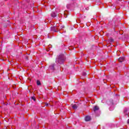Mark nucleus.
Listing matches in <instances>:
<instances>
[{
    "label": "nucleus",
    "instance_id": "6ab92c4d",
    "mask_svg": "<svg viewBox=\"0 0 129 129\" xmlns=\"http://www.w3.org/2000/svg\"><path fill=\"white\" fill-rule=\"evenodd\" d=\"M118 1H120V0H118Z\"/></svg>",
    "mask_w": 129,
    "mask_h": 129
},
{
    "label": "nucleus",
    "instance_id": "423d86ee",
    "mask_svg": "<svg viewBox=\"0 0 129 129\" xmlns=\"http://www.w3.org/2000/svg\"><path fill=\"white\" fill-rule=\"evenodd\" d=\"M107 104H109L110 105H113V100H110V102L108 101Z\"/></svg>",
    "mask_w": 129,
    "mask_h": 129
},
{
    "label": "nucleus",
    "instance_id": "7ed1b4c3",
    "mask_svg": "<svg viewBox=\"0 0 129 129\" xmlns=\"http://www.w3.org/2000/svg\"><path fill=\"white\" fill-rule=\"evenodd\" d=\"M99 109V107L97 106H95L93 108L94 112H96V111H98Z\"/></svg>",
    "mask_w": 129,
    "mask_h": 129
},
{
    "label": "nucleus",
    "instance_id": "f257e3e1",
    "mask_svg": "<svg viewBox=\"0 0 129 129\" xmlns=\"http://www.w3.org/2000/svg\"><path fill=\"white\" fill-rule=\"evenodd\" d=\"M65 55L64 54H60L59 55L57 56L56 59V63L57 64H63L64 63V61H65Z\"/></svg>",
    "mask_w": 129,
    "mask_h": 129
},
{
    "label": "nucleus",
    "instance_id": "4468645a",
    "mask_svg": "<svg viewBox=\"0 0 129 129\" xmlns=\"http://www.w3.org/2000/svg\"><path fill=\"white\" fill-rule=\"evenodd\" d=\"M46 106H49V104H48V103L46 104Z\"/></svg>",
    "mask_w": 129,
    "mask_h": 129
},
{
    "label": "nucleus",
    "instance_id": "39448f33",
    "mask_svg": "<svg viewBox=\"0 0 129 129\" xmlns=\"http://www.w3.org/2000/svg\"><path fill=\"white\" fill-rule=\"evenodd\" d=\"M124 60V57H119L118 58L119 62H123Z\"/></svg>",
    "mask_w": 129,
    "mask_h": 129
},
{
    "label": "nucleus",
    "instance_id": "a211bd4d",
    "mask_svg": "<svg viewBox=\"0 0 129 129\" xmlns=\"http://www.w3.org/2000/svg\"><path fill=\"white\" fill-rule=\"evenodd\" d=\"M58 69H59V67H58Z\"/></svg>",
    "mask_w": 129,
    "mask_h": 129
},
{
    "label": "nucleus",
    "instance_id": "f8f14e48",
    "mask_svg": "<svg viewBox=\"0 0 129 129\" xmlns=\"http://www.w3.org/2000/svg\"><path fill=\"white\" fill-rule=\"evenodd\" d=\"M37 85H41V82H40V81H37Z\"/></svg>",
    "mask_w": 129,
    "mask_h": 129
},
{
    "label": "nucleus",
    "instance_id": "ddd939ff",
    "mask_svg": "<svg viewBox=\"0 0 129 129\" xmlns=\"http://www.w3.org/2000/svg\"><path fill=\"white\" fill-rule=\"evenodd\" d=\"M31 98L33 100H34V101H36V98H35V97H32Z\"/></svg>",
    "mask_w": 129,
    "mask_h": 129
},
{
    "label": "nucleus",
    "instance_id": "f03ea898",
    "mask_svg": "<svg viewBox=\"0 0 129 129\" xmlns=\"http://www.w3.org/2000/svg\"><path fill=\"white\" fill-rule=\"evenodd\" d=\"M49 69L51 70V71H54V70H56L55 68V64H52L49 66Z\"/></svg>",
    "mask_w": 129,
    "mask_h": 129
},
{
    "label": "nucleus",
    "instance_id": "f3484780",
    "mask_svg": "<svg viewBox=\"0 0 129 129\" xmlns=\"http://www.w3.org/2000/svg\"><path fill=\"white\" fill-rule=\"evenodd\" d=\"M57 30L58 31H59V29H57Z\"/></svg>",
    "mask_w": 129,
    "mask_h": 129
},
{
    "label": "nucleus",
    "instance_id": "9d476101",
    "mask_svg": "<svg viewBox=\"0 0 129 129\" xmlns=\"http://www.w3.org/2000/svg\"><path fill=\"white\" fill-rule=\"evenodd\" d=\"M113 41H114V40H113V39H112V38H110L109 39V43H113Z\"/></svg>",
    "mask_w": 129,
    "mask_h": 129
},
{
    "label": "nucleus",
    "instance_id": "dca6fc26",
    "mask_svg": "<svg viewBox=\"0 0 129 129\" xmlns=\"http://www.w3.org/2000/svg\"><path fill=\"white\" fill-rule=\"evenodd\" d=\"M48 38H50V37H49V35H48Z\"/></svg>",
    "mask_w": 129,
    "mask_h": 129
},
{
    "label": "nucleus",
    "instance_id": "1a4fd4ad",
    "mask_svg": "<svg viewBox=\"0 0 129 129\" xmlns=\"http://www.w3.org/2000/svg\"><path fill=\"white\" fill-rule=\"evenodd\" d=\"M72 107L74 109H77V105L74 104L72 106Z\"/></svg>",
    "mask_w": 129,
    "mask_h": 129
},
{
    "label": "nucleus",
    "instance_id": "0eeeda50",
    "mask_svg": "<svg viewBox=\"0 0 129 129\" xmlns=\"http://www.w3.org/2000/svg\"><path fill=\"white\" fill-rule=\"evenodd\" d=\"M56 26H53L51 28V31L52 32H57V30H56V29L55 28Z\"/></svg>",
    "mask_w": 129,
    "mask_h": 129
},
{
    "label": "nucleus",
    "instance_id": "6e6552de",
    "mask_svg": "<svg viewBox=\"0 0 129 129\" xmlns=\"http://www.w3.org/2000/svg\"><path fill=\"white\" fill-rule=\"evenodd\" d=\"M51 16L52 18H55V17H56L57 16V15L56 14V13L52 12L51 14Z\"/></svg>",
    "mask_w": 129,
    "mask_h": 129
},
{
    "label": "nucleus",
    "instance_id": "20e7f679",
    "mask_svg": "<svg viewBox=\"0 0 129 129\" xmlns=\"http://www.w3.org/2000/svg\"><path fill=\"white\" fill-rule=\"evenodd\" d=\"M91 119V117H90V116H87L85 118V120L86 121H89V120H90Z\"/></svg>",
    "mask_w": 129,
    "mask_h": 129
},
{
    "label": "nucleus",
    "instance_id": "2eb2a0df",
    "mask_svg": "<svg viewBox=\"0 0 129 129\" xmlns=\"http://www.w3.org/2000/svg\"><path fill=\"white\" fill-rule=\"evenodd\" d=\"M127 123L129 124V119L127 120Z\"/></svg>",
    "mask_w": 129,
    "mask_h": 129
},
{
    "label": "nucleus",
    "instance_id": "9b49d317",
    "mask_svg": "<svg viewBox=\"0 0 129 129\" xmlns=\"http://www.w3.org/2000/svg\"><path fill=\"white\" fill-rule=\"evenodd\" d=\"M65 28V26L64 25H61L60 26L59 30H62V29H64Z\"/></svg>",
    "mask_w": 129,
    "mask_h": 129
}]
</instances>
